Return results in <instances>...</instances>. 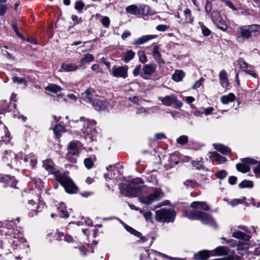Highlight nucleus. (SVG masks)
<instances>
[{"mask_svg": "<svg viewBox=\"0 0 260 260\" xmlns=\"http://www.w3.org/2000/svg\"><path fill=\"white\" fill-rule=\"evenodd\" d=\"M43 166L49 173L55 175V179L63 187L66 192L74 193L78 191L77 186L69 177L56 171L51 160L47 159L43 161Z\"/></svg>", "mask_w": 260, "mask_h": 260, "instance_id": "obj_1", "label": "nucleus"}, {"mask_svg": "<svg viewBox=\"0 0 260 260\" xmlns=\"http://www.w3.org/2000/svg\"><path fill=\"white\" fill-rule=\"evenodd\" d=\"M96 122L94 120H89L84 117H80L79 120L70 121L69 124L71 127L80 128L82 136L88 142H91L94 140L95 133V125Z\"/></svg>", "mask_w": 260, "mask_h": 260, "instance_id": "obj_2", "label": "nucleus"}, {"mask_svg": "<svg viewBox=\"0 0 260 260\" xmlns=\"http://www.w3.org/2000/svg\"><path fill=\"white\" fill-rule=\"evenodd\" d=\"M184 216L190 220H199L202 223L214 226L215 221L211 215L200 211L192 210L185 211Z\"/></svg>", "mask_w": 260, "mask_h": 260, "instance_id": "obj_3", "label": "nucleus"}, {"mask_svg": "<svg viewBox=\"0 0 260 260\" xmlns=\"http://www.w3.org/2000/svg\"><path fill=\"white\" fill-rule=\"evenodd\" d=\"M162 196L163 193L159 188H152L146 194L140 196L138 199L142 204L148 205L160 200Z\"/></svg>", "mask_w": 260, "mask_h": 260, "instance_id": "obj_4", "label": "nucleus"}, {"mask_svg": "<svg viewBox=\"0 0 260 260\" xmlns=\"http://www.w3.org/2000/svg\"><path fill=\"white\" fill-rule=\"evenodd\" d=\"M176 216L175 212L172 209L162 208L155 211V219L158 222H173Z\"/></svg>", "mask_w": 260, "mask_h": 260, "instance_id": "obj_5", "label": "nucleus"}, {"mask_svg": "<svg viewBox=\"0 0 260 260\" xmlns=\"http://www.w3.org/2000/svg\"><path fill=\"white\" fill-rule=\"evenodd\" d=\"M158 100L166 106H171L173 105L174 107L177 109L180 108L182 106V102L179 101L174 94L166 95L165 97L159 96Z\"/></svg>", "mask_w": 260, "mask_h": 260, "instance_id": "obj_6", "label": "nucleus"}, {"mask_svg": "<svg viewBox=\"0 0 260 260\" xmlns=\"http://www.w3.org/2000/svg\"><path fill=\"white\" fill-rule=\"evenodd\" d=\"M3 160L4 162L12 167H15L18 162L17 155L11 150H7L3 156Z\"/></svg>", "mask_w": 260, "mask_h": 260, "instance_id": "obj_7", "label": "nucleus"}, {"mask_svg": "<svg viewBox=\"0 0 260 260\" xmlns=\"http://www.w3.org/2000/svg\"><path fill=\"white\" fill-rule=\"evenodd\" d=\"M128 69L126 65L118 67L114 66L112 69L111 75L116 78L125 79L128 76Z\"/></svg>", "mask_w": 260, "mask_h": 260, "instance_id": "obj_8", "label": "nucleus"}, {"mask_svg": "<svg viewBox=\"0 0 260 260\" xmlns=\"http://www.w3.org/2000/svg\"><path fill=\"white\" fill-rule=\"evenodd\" d=\"M238 228L239 231H235L233 233V237L239 239L244 240L245 241H249L250 236L247 233H249L248 229L244 225L239 226Z\"/></svg>", "mask_w": 260, "mask_h": 260, "instance_id": "obj_9", "label": "nucleus"}, {"mask_svg": "<svg viewBox=\"0 0 260 260\" xmlns=\"http://www.w3.org/2000/svg\"><path fill=\"white\" fill-rule=\"evenodd\" d=\"M243 163H239L236 165V168L238 171L242 173H247L249 171V165H253L256 161L251 158H243Z\"/></svg>", "mask_w": 260, "mask_h": 260, "instance_id": "obj_10", "label": "nucleus"}, {"mask_svg": "<svg viewBox=\"0 0 260 260\" xmlns=\"http://www.w3.org/2000/svg\"><path fill=\"white\" fill-rule=\"evenodd\" d=\"M251 36L248 26H243L240 27L237 34L236 40L238 42L243 43L244 39H248L251 37Z\"/></svg>", "mask_w": 260, "mask_h": 260, "instance_id": "obj_11", "label": "nucleus"}, {"mask_svg": "<svg viewBox=\"0 0 260 260\" xmlns=\"http://www.w3.org/2000/svg\"><path fill=\"white\" fill-rule=\"evenodd\" d=\"M97 98L95 90L92 88H88L81 95V99L86 103L91 104Z\"/></svg>", "mask_w": 260, "mask_h": 260, "instance_id": "obj_12", "label": "nucleus"}, {"mask_svg": "<svg viewBox=\"0 0 260 260\" xmlns=\"http://www.w3.org/2000/svg\"><path fill=\"white\" fill-rule=\"evenodd\" d=\"M124 189L126 190L128 193L127 195L129 197H136L139 190L138 185L133 182L128 183Z\"/></svg>", "mask_w": 260, "mask_h": 260, "instance_id": "obj_13", "label": "nucleus"}, {"mask_svg": "<svg viewBox=\"0 0 260 260\" xmlns=\"http://www.w3.org/2000/svg\"><path fill=\"white\" fill-rule=\"evenodd\" d=\"M1 181L3 182L5 185L4 187H11L15 188L16 185V179L14 177L10 176L8 175H4L1 178Z\"/></svg>", "mask_w": 260, "mask_h": 260, "instance_id": "obj_14", "label": "nucleus"}, {"mask_svg": "<svg viewBox=\"0 0 260 260\" xmlns=\"http://www.w3.org/2000/svg\"><path fill=\"white\" fill-rule=\"evenodd\" d=\"M26 242V240L23 237V235L19 232L14 233L13 236L12 244L14 246H18L20 243H23Z\"/></svg>", "mask_w": 260, "mask_h": 260, "instance_id": "obj_15", "label": "nucleus"}, {"mask_svg": "<svg viewBox=\"0 0 260 260\" xmlns=\"http://www.w3.org/2000/svg\"><path fill=\"white\" fill-rule=\"evenodd\" d=\"M190 207L193 209H202L204 211H209L210 210V206L206 202H193L190 204Z\"/></svg>", "mask_w": 260, "mask_h": 260, "instance_id": "obj_16", "label": "nucleus"}, {"mask_svg": "<svg viewBox=\"0 0 260 260\" xmlns=\"http://www.w3.org/2000/svg\"><path fill=\"white\" fill-rule=\"evenodd\" d=\"M95 110L97 111H103L108 107V104L106 101H100L97 99L91 104Z\"/></svg>", "mask_w": 260, "mask_h": 260, "instance_id": "obj_17", "label": "nucleus"}, {"mask_svg": "<svg viewBox=\"0 0 260 260\" xmlns=\"http://www.w3.org/2000/svg\"><path fill=\"white\" fill-rule=\"evenodd\" d=\"M156 68L157 65L155 63L146 64L142 69L143 73L145 75H151L155 72Z\"/></svg>", "mask_w": 260, "mask_h": 260, "instance_id": "obj_18", "label": "nucleus"}, {"mask_svg": "<svg viewBox=\"0 0 260 260\" xmlns=\"http://www.w3.org/2000/svg\"><path fill=\"white\" fill-rule=\"evenodd\" d=\"M219 78L220 84L223 88H226L229 85L228 75L226 72L223 70H221L219 74Z\"/></svg>", "mask_w": 260, "mask_h": 260, "instance_id": "obj_19", "label": "nucleus"}, {"mask_svg": "<svg viewBox=\"0 0 260 260\" xmlns=\"http://www.w3.org/2000/svg\"><path fill=\"white\" fill-rule=\"evenodd\" d=\"M215 14L217 15L218 16L217 18L212 17V20L213 21L214 23L219 29L224 31L228 29V26L225 23L224 21L219 16V14L218 13H216Z\"/></svg>", "mask_w": 260, "mask_h": 260, "instance_id": "obj_20", "label": "nucleus"}, {"mask_svg": "<svg viewBox=\"0 0 260 260\" xmlns=\"http://www.w3.org/2000/svg\"><path fill=\"white\" fill-rule=\"evenodd\" d=\"M211 252L208 250H201L198 253L194 254V258L197 260H206L211 254Z\"/></svg>", "mask_w": 260, "mask_h": 260, "instance_id": "obj_21", "label": "nucleus"}, {"mask_svg": "<svg viewBox=\"0 0 260 260\" xmlns=\"http://www.w3.org/2000/svg\"><path fill=\"white\" fill-rule=\"evenodd\" d=\"M156 37L154 35H145L136 39L133 43L135 45H139L144 44L147 41L152 40Z\"/></svg>", "mask_w": 260, "mask_h": 260, "instance_id": "obj_22", "label": "nucleus"}, {"mask_svg": "<svg viewBox=\"0 0 260 260\" xmlns=\"http://www.w3.org/2000/svg\"><path fill=\"white\" fill-rule=\"evenodd\" d=\"M209 157L212 158V161H216L218 164H221L226 161V158L221 156L216 152H210Z\"/></svg>", "mask_w": 260, "mask_h": 260, "instance_id": "obj_23", "label": "nucleus"}, {"mask_svg": "<svg viewBox=\"0 0 260 260\" xmlns=\"http://www.w3.org/2000/svg\"><path fill=\"white\" fill-rule=\"evenodd\" d=\"M153 56L158 63H164V60L161 58V56L158 51V47L157 46H155L153 48Z\"/></svg>", "mask_w": 260, "mask_h": 260, "instance_id": "obj_24", "label": "nucleus"}, {"mask_svg": "<svg viewBox=\"0 0 260 260\" xmlns=\"http://www.w3.org/2000/svg\"><path fill=\"white\" fill-rule=\"evenodd\" d=\"M68 154L73 155V156H77L79 152L77 147V145L74 142H71L68 147Z\"/></svg>", "mask_w": 260, "mask_h": 260, "instance_id": "obj_25", "label": "nucleus"}, {"mask_svg": "<svg viewBox=\"0 0 260 260\" xmlns=\"http://www.w3.org/2000/svg\"><path fill=\"white\" fill-rule=\"evenodd\" d=\"M214 148L218 151H219L223 154H226L231 151V149L222 144H214Z\"/></svg>", "mask_w": 260, "mask_h": 260, "instance_id": "obj_26", "label": "nucleus"}, {"mask_svg": "<svg viewBox=\"0 0 260 260\" xmlns=\"http://www.w3.org/2000/svg\"><path fill=\"white\" fill-rule=\"evenodd\" d=\"M185 76V73L182 70H176L172 75V79L175 82H179L182 80Z\"/></svg>", "mask_w": 260, "mask_h": 260, "instance_id": "obj_27", "label": "nucleus"}, {"mask_svg": "<svg viewBox=\"0 0 260 260\" xmlns=\"http://www.w3.org/2000/svg\"><path fill=\"white\" fill-rule=\"evenodd\" d=\"M246 200L245 197H242L241 199H234L232 200L231 201L228 202V204L230 205L232 207H235L237 206L239 204L244 203L246 206H249V204L247 203H244Z\"/></svg>", "mask_w": 260, "mask_h": 260, "instance_id": "obj_28", "label": "nucleus"}, {"mask_svg": "<svg viewBox=\"0 0 260 260\" xmlns=\"http://www.w3.org/2000/svg\"><path fill=\"white\" fill-rule=\"evenodd\" d=\"M126 11L127 13L132 15H139L140 6L138 7L135 5H132L126 8Z\"/></svg>", "mask_w": 260, "mask_h": 260, "instance_id": "obj_29", "label": "nucleus"}, {"mask_svg": "<svg viewBox=\"0 0 260 260\" xmlns=\"http://www.w3.org/2000/svg\"><path fill=\"white\" fill-rule=\"evenodd\" d=\"M23 160L25 162L30 161L32 168L35 167L37 162L36 157L32 153H30L28 155H26L24 157Z\"/></svg>", "mask_w": 260, "mask_h": 260, "instance_id": "obj_30", "label": "nucleus"}, {"mask_svg": "<svg viewBox=\"0 0 260 260\" xmlns=\"http://www.w3.org/2000/svg\"><path fill=\"white\" fill-rule=\"evenodd\" d=\"M23 160L25 162L30 161L32 168L35 167L37 162L36 157L32 153H30L28 155H26L24 157Z\"/></svg>", "mask_w": 260, "mask_h": 260, "instance_id": "obj_31", "label": "nucleus"}, {"mask_svg": "<svg viewBox=\"0 0 260 260\" xmlns=\"http://www.w3.org/2000/svg\"><path fill=\"white\" fill-rule=\"evenodd\" d=\"M58 210L60 211V216L64 218H68L69 214L68 212L66 210V207L63 203H60L57 205Z\"/></svg>", "mask_w": 260, "mask_h": 260, "instance_id": "obj_32", "label": "nucleus"}, {"mask_svg": "<svg viewBox=\"0 0 260 260\" xmlns=\"http://www.w3.org/2000/svg\"><path fill=\"white\" fill-rule=\"evenodd\" d=\"M235 96L233 93H230L227 95H223L221 97L220 100L223 104H228L230 102H233Z\"/></svg>", "mask_w": 260, "mask_h": 260, "instance_id": "obj_33", "label": "nucleus"}, {"mask_svg": "<svg viewBox=\"0 0 260 260\" xmlns=\"http://www.w3.org/2000/svg\"><path fill=\"white\" fill-rule=\"evenodd\" d=\"M78 66L75 64L62 63L61 65L62 71L65 72H73L78 69Z\"/></svg>", "mask_w": 260, "mask_h": 260, "instance_id": "obj_34", "label": "nucleus"}, {"mask_svg": "<svg viewBox=\"0 0 260 260\" xmlns=\"http://www.w3.org/2000/svg\"><path fill=\"white\" fill-rule=\"evenodd\" d=\"M53 132L57 138H59L65 132V127L60 124H57L53 128Z\"/></svg>", "mask_w": 260, "mask_h": 260, "instance_id": "obj_35", "label": "nucleus"}, {"mask_svg": "<svg viewBox=\"0 0 260 260\" xmlns=\"http://www.w3.org/2000/svg\"><path fill=\"white\" fill-rule=\"evenodd\" d=\"M145 178L148 182L150 183L153 185L157 184L156 175L153 172L151 173H148L147 176H145Z\"/></svg>", "mask_w": 260, "mask_h": 260, "instance_id": "obj_36", "label": "nucleus"}, {"mask_svg": "<svg viewBox=\"0 0 260 260\" xmlns=\"http://www.w3.org/2000/svg\"><path fill=\"white\" fill-rule=\"evenodd\" d=\"M135 56V53L131 50H127L124 54L123 60L124 62L127 63L132 60Z\"/></svg>", "mask_w": 260, "mask_h": 260, "instance_id": "obj_37", "label": "nucleus"}, {"mask_svg": "<svg viewBox=\"0 0 260 260\" xmlns=\"http://www.w3.org/2000/svg\"><path fill=\"white\" fill-rule=\"evenodd\" d=\"M4 129L5 131V136H2V140H0V143H1L2 142H4L5 144H8L10 142V134L5 125H4Z\"/></svg>", "mask_w": 260, "mask_h": 260, "instance_id": "obj_38", "label": "nucleus"}, {"mask_svg": "<svg viewBox=\"0 0 260 260\" xmlns=\"http://www.w3.org/2000/svg\"><path fill=\"white\" fill-rule=\"evenodd\" d=\"M229 249L225 246H219L215 249V253L218 255H224L229 253Z\"/></svg>", "mask_w": 260, "mask_h": 260, "instance_id": "obj_39", "label": "nucleus"}, {"mask_svg": "<svg viewBox=\"0 0 260 260\" xmlns=\"http://www.w3.org/2000/svg\"><path fill=\"white\" fill-rule=\"evenodd\" d=\"M183 13L185 17V22L188 23H192L194 19L191 15V10L187 8L184 11Z\"/></svg>", "mask_w": 260, "mask_h": 260, "instance_id": "obj_40", "label": "nucleus"}, {"mask_svg": "<svg viewBox=\"0 0 260 260\" xmlns=\"http://www.w3.org/2000/svg\"><path fill=\"white\" fill-rule=\"evenodd\" d=\"M46 89L53 93H56L61 90V88L56 84H50L46 87Z\"/></svg>", "mask_w": 260, "mask_h": 260, "instance_id": "obj_41", "label": "nucleus"}, {"mask_svg": "<svg viewBox=\"0 0 260 260\" xmlns=\"http://www.w3.org/2000/svg\"><path fill=\"white\" fill-rule=\"evenodd\" d=\"M150 8L147 5L140 6V14L144 16L150 14Z\"/></svg>", "mask_w": 260, "mask_h": 260, "instance_id": "obj_42", "label": "nucleus"}, {"mask_svg": "<svg viewBox=\"0 0 260 260\" xmlns=\"http://www.w3.org/2000/svg\"><path fill=\"white\" fill-rule=\"evenodd\" d=\"M94 59L93 56L91 54H86L85 56L82 58L80 60L81 65H83L84 63H88L93 61Z\"/></svg>", "mask_w": 260, "mask_h": 260, "instance_id": "obj_43", "label": "nucleus"}, {"mask_svg": "<svg viewBox=\"0 0 260 260\" xmlns=\"http://www.w3.org/2000/svg\"><path fill=\"white\" fill-rule=\"evenodd\" d=\"M239 186L240 188H252L253 186V183L249 180H243L239 184Z\"/></svg>", "mask_w": 260, "mask_h": 260, "instance_id": "obj_44", "label": "nucleus"}, {"mask_svg": "<svg viewBox=\"0 0 260 260\" xmlns=\"http://www.w3.org/2000/svg\"><path fill=\"white\" fill-rule=\"evenodd\" d=\"M250 30V34L251 33H258L260 34V25L257 24H252L247 25Z\"/></svg>", "mask_w": 260, "mask_h": 260, "instance_id": "obj_45", "label": "nucleus"}, {"mask_svg": "<svg viewBox=\"0 0 260 260\" xmlns=\"http://www.w3.org/2000/svg\"><path fill=\"white\" fill-rule=\"evenodd\" d=\"M138 55L139 57V61L143 63H145L147 61V57L144 51H139L138 52Z\"/></svg>", "mask_w": 260, "mask_h": 260, "instance_id": "obj_46", "label": "nucleus"}, {"mask_svg": "<svg viewBox=\"0 0 260 260\" xmlns=\"http://www.w3.org/2000/svg\"><path fill=\"white\" fill-rule=\"evenodd\" d=\"M187 188H194L197 186V183L192 180H187L183 183Z\"/></svg>", "mask_w": 260, "mask_h": 260, "instance_id": "obj_47", "label": "nucleus"}, {"mask_svg": "<svg viewBox=\"0 0 260 260\" xmlns=\"http://www.w3.org/2000/svg\"><path fill=\"white\" fill-rule=\"evenodd\" d=\"M140 212L143 214L147 222H152V214L150 211L144 212L142 210H140Z\"/></svg>", "mask_w": 260, "mask_h": 260, "instance_id": "obj_48", "label": "nucleus"}, {"mask_svg": "<svg viewBox=\"0 0 260 260\" xmlns=\"http://www.w3.org/2000/svg\"><path fill=\"white\" fill-rule=\"evenodd\" d=\"M199 25L201 28L202 34L204 36H208L210 35L211 31L202 22H199Z\"/></svg>", "mask_w": 260, "mask_h": 260, "instance_id": "obj_49", "label": "nucleus"}, {"mask_svg": "<svg viewBox=\"0 0 260 260\" xmlns=\"http://www.w3.org/2000/svg\"><path fill=\"white\" fill-rule=\"evenodd\" d=\"M12 79L14 83H17L19 84H23L24 86H26L27 84L26 81L23 78H19L15 76L13 77Z\"/></svg>", "mask_w": 260, "mask_h": 260, "instance_id": "obj_50", "label": "nucleus"}, {"mask_svg": "<svg viewBox=\"0 0 260 260\" xmlns=\"http://www.w3.org/2000/svg\"><path fill=\"white\" fill-rule=\"evenodd\" d=\"M188 137L185 135H182L177 139V142L180 145H185L188 142Z\"/></svg>", "mask_w": 260, "mask_h": 260, "instance_id": "obj_51", "label": "nucleus"}, {"mask_svg": "<svg viewBox=\"0 0 260 260\" xmlns=\"http://www.w3.org/2000/svg\"><path fill=\"white\" fill-rule=\"evenodd\" d=\"M227 175V172L223 170H220L216 172L215 174V175L217 177V178L220 180L225 178L226 177Z\"/></svg>", "mask_w": 260, "mask_h": 260, "instance_id": "obj_52", "label": "nucleus"}, {"mask_svg": "<svg viewBox=\"0 0 260 260\" xmlns=\"http://www.w3.org/2000/svg\"><path fill=\"white\" fill-rule=\"evenodd\" d=\"M192 165L198 170H204L205 169L203 162L201 161H193L192 162Z\"/></svg>", "mask_w": 260, "mask_h": 260, "instance_id": "obj_53", "label": "nucleus"}, {"mask_svg": "<svg viewBox=\"0 0 260 260\" xmlns=\"http://www.w3.org/2000/svg\"><path fill=\"white\" fill-rule=\"evenodd\" d=\"M101 23H102L103 25L105 28H108L109 27L110 21V19L108 17L104 16L103 17L102 20H101Z\"/></svg>", "mask_w": 260, "mask_h": 260, "instance_id": "obj_54", "label": "nucleus"}, {"mask_svg": "<svg viewBox=\"0 0 260 260\" xmlns=\"http://www.w3.org/2000/svg\"><path fill=\"white\" fill-rule=\"evenodd\" d=\"M12 27L15 32L16 33V35L20 39H23L24 37L19 32L17 25L16 24V23L14 22L12 23Z\"/></svg>", "mask_w": 260, "mask_h": 260, "instance_id": "obj_55", "label": "nucleus"}, {"mask_svg": "<svg viewBox=\"0 0 260 260\" xmlns=\"http://www.w3.org/2000/svg\"><path fill=\"white\" fill-rule=\"evenodd\" d=\"M85 167L89 169L91 168L93 165V162L91 158H87L84 159V161Z\"/></svg>", "mask_w": 260, "mask_h": 260, "instance_id": "obj_56", "label": "nucleus"}, {"mask_svg": "<svg viewBox=\"0 0 260 260\" xmlns=\"http://www.w3.org/2000/svg\"><path fill=\"white\" fill-rule=\"evenodd\" d=\"M84 7V4L81 1H77L75 3V8L79 12L82 10Z\"/></svg>", "mask_w": 260, "mask_h": 260, "instance_id": "obj_57", "label": "nucleus"}, {"mask_svg": "<svg viewBox=\"0 0 260 260\" xmlns=\"http://www.w3.org/2000/svg\"><path fill=\"white\" fill-rule=\"evenodd\" d=\"M238 63L241 68L247 69L248 67V64L243 58H239L238 60Z\"/></svg>", "mask_w": 260, "mask_h": 260, "instance_id": "obj_58", "label": "nucleus"}, {"mask_svg": "<svg viewBox=\"0 0 260 260\" xmlns=\"http://www.w3.org/2000/svg\"><path fill=\"white\" fill-rule=\"evenodd\" d=\"M5 105L7 106V102L6 101H2L0 102V114H3L7 112V108L6 107L1 108V107Z\"/></svg>", "mask_w": 260, "mask_h": 260, "instance_id": "obj_59", "label": "nucleus"}, {"mask_svg": "<svg viewBox=\"0 0 260 260\" xmlns=\"http://www.w3.org/2000/svg\"><path fill=\"white\" fill-rule=\"evenodd\" d=\"M141 69H142V67H141V64L137 65V66L134 69V70H133V72L134 76L136 77V76H138L140 73V71H141Z\"/></svg>", "mask_w": 260, "mask_h": 260, "instance_id": "obj_60", "label": "nucleus"}, {"mask_svg": "<svg viewBox=\"0 0 260 260\" xmlns=\"http://www.w3.org/2000/svg\"><path fill=\"white\" fill-rule=\"evenodd\" d=\"M8 8L7 4H0V16H2L6 13V10Z\"/></svg>", "mask_w": 260, "mask_h": 260, "instance_id": "obj_61", "label": "nucleus"}, {"mask_svg": "<svg viewBox=\"0 0 260 260\" xmlns=\"http://www.w3.org/2000/svg\"><path fill=\"white\" fill-rule=\"evenodd\" d=\"M203 81H204V79L203 78H201L199 80H197L192 86V89H196L199 88L201 86Z\"/></svg>", "mask_w": 260, "mask_h": 260, "instance_id": "obj_62", "label": "nucleus"}, {"mask_svg": "<svg viewBox=\"0 0 260 260\" xmlns=\"http://www.w3.org/2000/svg\"><path fill=\"white\" fill-rule=\"evenodd\" d=\"M253 172L256 178H260V161L257 166L253 169Z\"/></svg>", "mask_w": 260, "mask_h": 260, "instance_id": "obj_63", "label": "nucleus"}, {"mask_svg": "<svg viewBox=\"0 0 260 260\" xmlns=\"http://www.w3.org/2000/svg\"><path fill=\"white\" fill-rule=\"evenodd\" d=\"M128 100L133 103L136 104H140V102L141 101L142 99L138 96H134L133 97L129 98Z\"/></svg>", "mask_w": 260, "mask_h": 260, "instance_id": "obj_64", "label": "nucleus"}]
</instances>
